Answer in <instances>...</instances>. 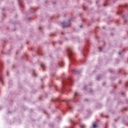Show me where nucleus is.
Masks as SVG:
<instances>
[{
    "label": "nucleus",
    "instance_id": "obj_1",
    "mask_svg": "<svg viewBox=\"0 0 128 128\" xmlns=\"http://www.w3.org/2000/svg\"><path fill=\"white\" fill-rule=\"evenodd\" d=\"M68 56H72V48H68Z\"/></svg>",
    "mask_w": 128,
    "mask_h": 128
},
{
    "label": "nucleus",
    "instance_id": "obj_2",
    "mask_svg": "<svg viewBox=\"0 0 128 128\" xmlns=\"http://www.w3.org/2000/svg\"><path fill=\"white\" fill-rule=\"evenodd\" d=\"M62 28L68 27V25L64 22H62Z\"/></svg>",
    "mask_w": 128,
    "mask_h": 128
},
{
    "label": "nucleus",
    "instance_id": "obj_3",
    "mask_svg": "<svg viewBox=\"0 0 128 128\" xmlns=\"http://www.w3.org/2000/svg\"><path fill=\"white\" fill-rule=\"evenodd\" d=\"M40 66H41V68H42V69L44 70V68H46V66H44V64H42L40 65Z\"/></svg>",
    "mask_w": 128,
    "mask_h": 128
},
{
    "label": "nucleus",
    "instance_id": "obj_4",
    "mask_svg": "<svg viewBox=\"0 0 128 128\" xmlns=\"http://www.w3.org/2000/svg\"><path fill=\"white\" fill-rule=\"evenodd\" d=\"M80 128H85L86 126H84V124H82V125H80Z\"/></svg>",
    "mask_w": 128,
    "mask_h": 128
},
{
    "label": "nucleus",
    "instance_id": "obj_5",
    "mask_svg": "<svg viewBox=\"0 0 128 128\" xmlns=\"http://www.w3.org/2000/svg\"><path fill=\"white\" fill-rule=\"evenodd\" d=\"M93 128H96V124H93Z\"/></svg>",
    "mask_w": 128,
    "mask_h": 128
},
{
    "label": "nucleus",
    "instance_id": "obj_6",
    "mask_svg": "<svg viewBox=\"0 0 128 128\" xmlns=\"http://www.w3.org/2000/svg\"><path fill=\"white\" fill-rule=\"evenodd\" d=\"M74 96H78V92H75Z\"/></svg>",
    "mask_w": 128,
    "mask_h": 128
},
{
    "label": "nucleus",
    "instance_id": "obj_7",
    "mask_svg": "<svg viewBox=\"0 0 128 128\" xmlns=\"http://www.w3.org/2000/svg\"><path fill=\"white\" fill-rule=\"evenodd\" d=\"M0 81L2 82V77H0Z\"/></svg>",
    "mask_w": 128,
    "mask_h": 128
},
{
    "label": "nucleus",
    "instance_id": "obj_8",
    "mask_svg": "<svg viewBox=\"0 0 128 128\" xmlns=\"http://www.w3.org/2000/svg\"><path fill=\"white\" fill-rule=\"evenodd\" d=\"M99 48V49H100V48Z\"/></svg>",
    "mask_w": 128,
    "mask_h": 128
},
{
    "label": "nucleus",
    "instance_id": "obj_9",
    "mask_svg": "<svg viewBox=\"0 0 128 128\" xmlns=\"http://www.w3.org/2000/svg\"><path fill=\"white\" fill-rule=\"evenodd\" d=\"M62 34H64V32H62Z\"/></svg>",
    "mask_w": 128,
    "mask_h": 128
},
{
    "label": "nucleus",
    "instance_id": "obj_10",
    "mask_svg": "<svg viewBox=\"0 0 128 128\" xmlns=\"http://www.w3.org/2000/svg\"><path fill=\"white\" fill-rule=\"evenodd\" d=\"M119 54H120V52H119Z\"/></svg>",
    "mask_w": 128,
    "mask_h": 128
},
{
    "label": "nucleus",
    "instance_id": "obj_11",
    "mask_svg": "<svg viewBox=\"0 0 128 128\" xmlns=\"http://www.w3.org/2000/svg\"><path fill=\"white\" fill-rule=\"evenodd\" d=\"M39 28L40 29V27Z\"/></svg>",
    "mask_w": 128,
    "mask_h": 128
},
{
    "label": "nucleus",
    "instance_id": "obj_12",
    "mask_svg": "<svg viewBox=\"0 0 128 128\" xmlns=\"http://www.w3.org/2000/svg\"><path fill=\"white\" fill-rule=\"evenodd\" d=\"M104 6H106V5H104Z\"/></svg>",
    "mask_w": 128,
    "mask_h": 128
}]
</instances>
